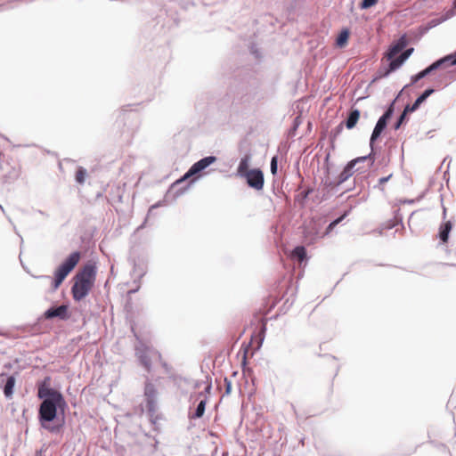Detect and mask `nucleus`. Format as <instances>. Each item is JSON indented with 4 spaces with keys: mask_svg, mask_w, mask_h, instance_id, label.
<instances>
[{
    "mask_svg": "<svg viewBox=\"0 0 456 456\" xmlns=\"http://www.w3.org/2000/svg\"><path fill=\"white\" fill-rule=\"evenodd\" d=\"M96 276L95 266L92 264L86 265L74 277V284L71 289L75 301L84 299L94 287Z\"/></svg>",
    "mask_w": 456,
    "mask_h": 456,
    "instance_id": "f257e3e1",
    "label": "nucleus"
},
{
    "mask_svg": "<svg viewBox=\"0 0 456 456\" xmlns=\"http://www.w3.org/2000/svg\"><path fill=\"white\" fill-rule=\"evenodd\" d=\"M81 258L79 252L76 251L71 253L66 260L57 268L54 273V278L53 281L52 288L53 290L57 289L62 283L64 279L69 273L75 268Z\"/></svg>",
    "mask_w": 456,
    "mask_h": 456,
    "instance_id": "f03ea898",
    "label": "nucleus"
},
{
    "mask_svg": "<svg viewBox=\"0 0 456 456\" xmlns=\"http://www.w3.org/2000/svg\"><path fill=\"white\" fill-rule=\"evenodd\" d=\"M65 403H52L50 400H43L39 407V418L41 421L50 422L57 414V408H62Z\"/></svg>",
    "mask_w": 456,
    "mask_h": 456,
    "instance_id": "7ed1b4c3",
    "label": "nucleus"
},
{
    "mask_svg": "<svg viewBox=\"0 0 456 456\" xmlns=\"http://www.w3.org/2000/svg\"><path fill=\"white\" fill-rule=\"evenodd\" d=\"M448 64V65H456V53L452 55H448L433 64H431L427 69H423L422 71L419 72L417 75L411 77L412 83H416L419 79L425 77L427 75L430 74L433 70L436 69L443 64Z\"/></svg>",
    "mask_w": 456,
    "mask_h": 456,
    "instance_id": "20e7f679",
    "label": "nucleus"
},
{
    "mask_svg": "<svg viewBox=\"0 0 456 456\" xmlns=\"http://www.w3.org/2000/svg\"><path fill=\"white\" fill-rule=\"evenodd\" d=\"M141 364L146 369L147 371H151L152 362H161V354L151 348H145L140 353L139 355Z\"/></svg>",
    "mask_w": 456,
    "mask_h": 456,
    "instance_id": "39448f33",
    "label": "nucleus"
},
{
    "mask_svg": "<svg viewBox=\"0 0 456 456\" xmlns=\"http://www.w3.org/2000/svg\"><path fill=\"white\" fill-rule=\"evenodd\" d=\"M216 157L209 156L206 157L204 159H201L198 162L194 163L189 171L179 180H177V183L188 179L189 177L200 173V171L204 170L206 167H208L209 165L214 163L216 161Z\"/></svg>",
    "mask_w": 456,
    "mask_h": 456,
    "instance_id": "423d86ee",
    "label": "nucleus"
},
{
    "mask_svg": "<svg viewBox=\"0 0 456 456\" xmlns=\"http://www.w3.org/2000/svg\"><path fill=\"white\" fill-rule=\"evenodd\" d=\"M244 177L247 179V183L251 188L257 191L263 189L265 180L264 174L260 169H251Z\"/></svg>",
    "mask_w": 456,
    "mask_h": 456,
    "instance_id": "0eeeda50",
    "label": "nucleus"
},
{
    "mask_svg": "<svg viewBox=\"0 0 456 456\" xmlns=\"http://www.w3.org/2000/svg\"><path fill=\"white\" fill-rule=\"evenodd\" d=\"M393 114V108L390 107L384 114L379 118L378 120L374 130L372 132L371 137H370V146L372 147L374 142L379 138V136L381 134L383 130L387 126V120L391 118Z\"/></svg>",
    "mask_w": 456,
    "mask_h": 456,
    "instance_id": "6e6552de",
    "label": "nucleus"
},
{
    "mask_svg": "<svg viewBox=\"0 0 456 456\" xmlns=\"http://www.w3.org/2000/svg\"><path fill=\"white\" fill-rule=\"evenodd\" d=\"M367 159H371L370 165L373 163L371 154H369L368 156L356 158V159L351 160L350 162H348L347 165L344 167L343 171L339 175V181L345 182L346 180H347L350 176L353 175L354 167H355V165L360 162H364Z\"/></svg>",
    "mask_w": 456,
    "mask_h": 456,
    "instance_id": "1a4fd4ad",
    "label": "nucleus"
},
{
    "mask_svg": "<svg viewBox=\"0 0 456 456\" xmlns=\"http://www.w3.org/2000/svg\"><path fill=\"white\" fill-rule=\"evenodd\" d=\"M68 307L64 305H60L55 308H50L45 313V317L46 319H53L55 317H58L60 319H66L68 317L67 315Z\"/></svg>",
    "mask_w": 456,
    "mask_h": 456,
    "instance_id": "9d476101",
    "label": "nucleus"
},
{
    "mask_svg": "<svg viewBox=\"0 0 456 456\" xmlns=\"http://www.w3.org/2000/svg\"><path fill=\"white\" fill-rule=\"evenodd\" d=\"M433 89H427L419 97L417 98L415 102L412 105H407L405 109V112H413L415 111L419 105L431 94H433Z\"/></svg>",
    "mask_w": 456,
    "mask_h": 456,
    "instance_id": "9b49d317",
    "label": "nucleus"
},
{
    "mask_svg": "<svg viewBox=\"0 0 456 456\" xmlns=\"http://www.w3.org/2000/svg\"><path fill=\"white\" fill-rule=\"evenodd\" d=\"M249 161H250V155L247 154L243 158H241L238 168L237 173L240 176L244 177L246 174L249 173Z\"/></svg>",
    "mask_w": 456,
    "mask_h": 456,
    "instance_id": "f8f14e48",
    "label": "nucleus"
},
{
    "mask_svg": "<svg viewBox=\"0 0 456 456\" xmlns=\"http://www.w3.org/2000/svg\"><path fill=\"white\" fill-rule=\"evenodd\" d=\"M404 46H405V42L402 39L399 42H397L395 45L390 46V48L385 54V57L387 60H392L404 48Z\"/></svg>",
    "mask_w": 456,
    "mask_h": 456,
    "instance_id": "ddd939ff",
    "label": "nucleus"
},
{
    "mask_svg": "<svg viewBox=\"0 0 456 456\" xmlns=\"http://www.w3.org/2000/svg\"><path fill=\"white\" fill-rule=\"evenodd\" d=\"M452 224L451 221H446L442 224L439 229V238L443 243H447L449 239V233L452 231Z\"/></svg>",
    "mask_w": 456,
    "mask_h": 456,
    "instance_id": "4468645a",
    "label": "nucleus"
},
{
    "mask_svg": "<svg viewBox=\"0 0 456 456\" xmlns=\"http://www.w3.org/2000/svg\"><path fill=\"white\" fill-rule=\"evenodd\" d=\"M292 260H297L302 263L306 258V250L303 246L296 247L289 255Z\"/></svg>",
    "mask_w": 456,
    "mask_h": 456,
    "instance_id": "2eb2a0df",
    "label": "nucleus"
},
{
    "mask_svg": "<svg viewBox=\"0 0 456 456\" xmlns=\"http://www.w3.org/2000/svg\"><path fill=\"white\" fill-rule=\"evenodd\" d=\"M360 118V111L359 110H351V112L349 113V116L346 119V126L347 129H352L355 126V125L357 124L358 120Z\"/></svg>",
    "mask_w": 456,
    "mask_h": 456,
    "instance_id": "dca6fc26",
    "label": "nucleus"
},
{
    "mask_svg": "<svg viewBox=\"0 0 456 456\" xmlns=\"http://www.w3.org/2000/svg\"><path fill=\"white\" fill-rule=\"evenodd\" d=\"M45 400H50V402H52V403H65L66 404V402L64 400L63 395L59 391H57L54 388H53L49 392L48 395H46Z\"/></svg>",
    "mask_w": 456,
    "mask_h": 456,
    "instance_id": "f3484780",
    "label": "nucleus"
},
{
    "mask_svg": "<svg viewBox=\"0 0 456 456\" xmlns=\"http://www.w3.org/2000/svg\"><path fill=\"white\" fill-rule=\"evenodd\" d=\"M347 216V212H345L341 216H339L338 218H337L336 220H334L333 222H331L328 227L326 228L325 232L320 236V237H324V236H327L329 235L332 231L333 229L338 224H340L344 218Z\"/></svg>",
    "mask_w": 456,
    "mask_h": 456,
    "instance_id": "a211bd4d",
    "label": "nucleus"
},
{
    "mask_svg": "<svg viewBox=\"0 0 456 456\" xmlns=\"http://www.w3.org/2000/svg\"><path fill=\"white\" fill-rule=\"evenodd\" d=\"M15 385V379L12 376L8 377L5 386L4 387V393L6 397H11L13 393V387Z\"/></svg>",
    "mask_w": 456,
    "mask_h": 456,
    "instance_id": "6ab92c4d",
    "label": "nucleus"
},
{
    "mask_svg": "<svg viewBox=\"0 0 456 456\" xmlns=\"http://www.w3.org/2000/svg\"><path fill=\"white\" fill-rule=\"evenodd\" d=\"M49 378H47L42 384L38 387V393L37 395L39 398L44 399L48 395L49 392L53 389L50 387L46 382L49 381Z\"/></svg>",
    "mask_w": 456,
    "mask_h": 456,
    "instance_id": "aec40b11",
    "label": "nucleus"
},
{
    "mask_svg": "<svg viewBox=\"0 0 456 456\" xmlns=\"http://www.w3.org/2000/svg\"><path fill=\"white\" fill-rule=\"evenodd\" d=\"M389 61H390L389 67H388V69L386 72V74H389L390 72L395 71L405 61L404 59H402L401 55L397 58H393L392 60H389Z\"/></svg>",
    "mask_w": 456,
    "mask_h": 456,
    "instance_id": "412c9836",
    "label": "nucleus"
},
{
    "mask_svg": "<svg viewBox=\"0 0 456 456\" xmlns=\"http://www.w3.org/2000/svg\"><path fill=\"white\" fill-rule=\"evenodd\" d=\"M349 35L350 33L348 29L342 30L337 38V45L339 47H344L347 44Z\"/></svg>",
    "mask_w": 456,
    "mask_h": 456,
    "instance_id": "4be33fe9",
    "label": "nucleus"
},
{
    "mask_svg": "<svg viewBox=\"0 0 456 456\" xmlns=\"http://www.w3.org/2000/svg\"><path fill=\"white\" fill-rule=\"evenodd\" d=\"M86 175V170L84 167H79L76 172V181L79 184H83L85 183Z\"/></svg>",
    "mask_w": 456,
    "mask_h": 456,
    "instance_id": "5701e85b",
    "label": "nucleus"
},
{
    "mask_svg": "<svg viewBox=\"0 0 456 456\" xmlns=\"http://www.w3.org/2000/svg\"><path fill=\"white\" fill-rule=\"evenodd\" d=\"M205 407H206V400H201L197 406V409L193 415V418H196V419L201 418L204 414Z\"/></svg>",
    "mask_w": 456,
    "mask_h": 456,
    "instance_id": "b1692460",
    "label": "nucleus"
},
{
    "mask_svg": "<svg viewBox=\"0 0 456 456\" xmlns=\"http://www.w3.org/2000/svg\"><path fill=\"white\" fill-rule=\"evenodd\" d=\"M378 0H362L361 8L367 9L377 4Z\"/></svg>",
    "mask_w": 456,
    "mask_h": 456,
    "instance_id": "393cba45",
    "label": "nucleus"
},
{
    "mask_svg": "<svg viewBox=\"0 0 456 456\" xmlns=\"http://www.w3.org/2000/svg\"><path fill=\"white\" fill-rule=\"evenodd\" d=\"M271 172L273 175H276L277 173V157H273L271 160Z\"/></svg>",
    "mask_w": 456,
    "mask_h": 456,
    "instance_id": "a878e982",
    "label": "nucleus"
},
{
    "mask_svg": "<svg viewBox=\"0 0 456 456\" xmlns=\"http://www.w3.org/2000/svg\"><path fill=\"white\" fill-rule=\"evenodd\" d=\"M224 383L225 386V395H230L232 392V382L227 378L224 379Z\"/></svg>",
    "mask_w": 456,
    "mask_h": 456,
    "instance_id": "bb28decb",
    "label": "nucleus"
},
{
    "mask_svg": "<svg viewBox=\"0 0 456 456\" xmlns=\"http://www.w3.org/2000/svg\"><path fill=\"white\" fill-rule=\"evenodd\" d=\"M412 52H413V48H410V49H407L406 51H404L400 55L402 56V59H404L406 61L409 58V56L411 54Z\"/></svg>",
    "mask_w": 456,
    "mask_h": 456,
    "instance_id": "cd10ccee",
    "label": "nucleus"
},
{
    "mask_svg": "<svg viewBox=\"0 0 456 456\" xmlns=\"http://www.w3.org/2000/svg\"><path fill=\"white\" fill-rule=\"evenodd\" d=\"M392 177V174L388 175L386 177H381L379 180V184H384L385 183H387L390 178Z\"/></svg>",
    "mask_w": 456,
    "mask_h": 456,
    "instance_id": "c85d7f7f",
    "label": "nucleus"
},
{
    "mask_svg": "<svg viewBox=\"0 0 456 456\" xmlns=\"http://www.w3.org/2000/svg\"><path fill=\"white\" fill-rule=\"evenodd\" d=\"M407 113H408V112H405V110H404L403 111V113L401 114V116H400V118H399L398 121H400V122L403 124V121H404V119H405V117H406Z\"/></svg>",
    "mask_w": 456,
    "mask_h": 456,
    "instance_id": "c756f323",
    "label": "nucleus"
},
{
    "mask_svg": "<svg viewBox=\"0 0 456 456\" xmlns=\"http://www.w3.org/2000/svg\"><path fill=\"white\" fill-rule=\"evenodd\" d=\"M407 113H408V112H405V110H404L403 111V113L401 114V116H400V118H399L398 121H400V122L403 124V121H404V119H405V117H406Z\"/></svg>",
    "mask_w": 456,
    "mask_h": 456,
    "instance_id": "7c9ffc66",
    "label": "nucleus"
},
{
    "mask_svg": "<svg viewBox=\"0 0 456 456\" xmlns=\"http://www.w3.org/2000/svg\"><path fill=\"white\" fill-rule=\"evenodd\" d=\"M402 123L400 121H397L395 125V129H398L401 126Z\"/></svg>",
    "mask_w": 456,
    "mask_h": 456,
    "instance_id": "2f4dec72",
    "label": "nucleus"
},
{
    "mask_svg": "<svg viewBox=\"0 0 456 456\" xmlns=\"http://www.w3.org/2000/svg\"><path fill=\"white\" fill-rule=\"evenodd\" d=\"M3 156L4 155H3L2 151H0V161L2 160Z\"/></svg>",
    "mask_w": 456,
    "mask_h": 456,
    "instance_id": "473e14b6",
    "label": "nucleus"
},
{
    "mask_svg": "<svg viewBox=\"0 0 456 456\" xmlns=\"http://www.w3.org/2000/svg\"><path fill=\"white\" fill-rule=\"evenodd\" d=\"M314 235V237H317V236H319V232H315Z\"/></svg>",
    "mask_w": 456,
    "mask_h": 456,
    "instance_id": "72a5a7b5",
    "label": "nucleus"
},
{
    "mask_svg": "<svg viewBox=\"0 0 456 456\" xmlns=\"http://www.w3.org/2000/svg\"><path fill=\"white\" fill-rule=\"evenodd\" d=\"M454 5L456 6V0L454 1Z\"/></svg>",
    "mask_w": 456,
    "mask_h": 456,
    "instance_id": "f704fd0d",
    "label": "nucleus"
}]
</instances>
